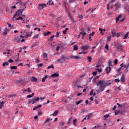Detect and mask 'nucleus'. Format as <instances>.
Listing matches in <instances>:
<instances>
[{"instance_id": "f257e3e1", "label": "nucleus", "mask_w": 129, "mask_h": 129, "mask_svg": "<svg viewBox=\"0 0 129 129\" xmlns=\"http://www.w3.org/2000/svg\"><path fill=\"white\" fill-rule=\"evenodd\" d=\"M105 81L104 80H100L97 83V86H99V89L96 90L97 94L100 93V91L102 92L104 89H105Z\"/></svg>"}, {"instance_id": "f03ea898", "label": "nucleus", "mask_w": 129, "mask_h": 129, "mask_svg": "<svg viewBox=\"0 0 129 129\" xmlns=\"http://www.w3.org/2000/svg\"><path fill=\"white\" fill-rule=\"evenodd\" d=\"M68 59V57L67 55L65 54H62L61 56V58L57 59L56 61L57 62H59V63H64V62H66V60H67Z\"/></svg>"}, {"instance_id": "7ed1b4c3", "label": "nucleus", "mask_w": 129, "mask_h": 129, "mask_svg": "<svg viewBox=\"0 0 129 129\" xmlns=\"http://www.w3.org/2000/svg\"><path fill=\"white\" fill-rule=\"evenodd\" d=\"M114 45L115 47L117 48V50H120V51H122L123 50V45L121 44H119L118 41H115L114 42Z\"/></svg>"}, {"instance_id": "20e7f679", "label": "nucleus", "mask_w": 129, "mask_h": 129, "mask_svg": "<svg viewBox=\"0 0 129 129\" xmlns=\"http://www.w3.org/2000/svg\"><path fill=\"white\" fill-rule=\"evenodd\" d=\"M26 8L27 7H25L23 9H19L18 11L16 12V15H17V16H21L22 14H23V12H24V11H25Z\"/></svg>"}, {"instance_id": "39448f33", "label": "nucleus", "mask_w": 129, "mask_h": 129, "mask_svg": "<svg viewBox=\"0 0 129 129\" xmlns=\"http://www.w3.org/2000/svg\"><path fill=\"white\" fill-rule=\"evenodd\" d=\"M40 100V99L39 97H37V98H33L32 99L30 100L29 103H32V104H34V103H36V101H39Z\"/></svg>"}, {"instance_id": "423d86ee", "label": "nucleus", "mask_w": 129, "mask_h": 129, "mask_svg": "<svg viewBox=\"0 0 129 129\" xmlns=\"http://www.w3.org/2000/svg\"><path fill=\"white\" fill-rule=\"evenodd\" d=\"M44 8H47V4H40L38 5V10H42L43 9H44Z\"/></svg>"}, {"instance_id": "0eeeda50", "label": "nucleus", "mask_w": 129, "mask_h": 129, "mask_svg": "<svg viewBox=\"0 0 129 129\" xmlns=\"http://www.w3.org/2000/svg\"><path fill=\"white\" fill-rule=\"evenodd\" d=\"M113 83V80H110L107 81L105 84V86L106 87V86H109V85H111Z\"/></svg>"}, {"instance_id": "6e6552de", "label": "nucleus", "mask_w": 129, "mask_h": 129, "mask_svg": "<svg viewBox=\"0 0 129 129\" xmlns=\"http://www.w3.org/2000/svg\"><path fill=\"white\" fill-rule=\"evenodd\" d=\"M120 81L122 83H124V82H125V77L124 73L122 74Z\"/></svg>"}, {"instance_id": "1a4fd4ad", "label": "nucleus", "mask_w": 129, "mask_h": 129, "mask_svg": "<svg viewBox=\"0 0 129 129\" xmlns=\"http://www.w3.org/2000/svg\"><path fill=\"white\" fill-rule=\"evenodd\" d=\"M16 83L17 85H19V84H21V85H23V84H24V81L23 80V79H20V80L17 81Z\"/></svg>"}, {"instance_id": "9d476101", "label": "nucleus", "mask_w": 129, "mask_h": 129, "mask_svg": "<svg viewBox=\"0 0 129 129\" xmlns=\"http://www.w3.org/2000/svg\"><path fill=\"white\" fill-rule=\"evenodd\" d=\"M9 31H10V29L6 28L4 29L3 35H4V36H7V35H8V33H9Z\"/></svg>"}, {"instance_id": "9b49d317", "label": "nucleus", "mask_w": 129, "mask_h": 129, "mask_svg": "<svg viewBox=\"0 0 129 129\" xmlns=\"http://www.w3.org/2000/svg\"><path fill=\"white\" fill-rule=\"evenodd\" d=\"M88 48H89V45H84L81 47V50L83 51H86V50H88Z\"/></svg>"}, {"instance_id": "f8f14e48", "label": "nucleus", "mask_w": 129, "mask_h": 129, "mask_svg": "<svg viewBox=\"0 0 129 129\" xmlns=\"http://www.w3.org/2000/svg\"><path fill=\"white\" fill-rule=\"evenodd\" d=\"M51 78H55L56 77H57L58 78V77H59V74L58 73H54L53 74H52L51 76Z\"/></svg>"}, {"instance_id": "ddd939ff", "label": "nucleus", "mask_w": 129, "mask_h": 129, "mask_svg": "<svg viewBox=\"0 0 129 129\" xmlns=\"http://www.w3.org/2000/svg\"><path fill=\"white\" fill-rule=\"evenodd\" d=\"M105 71H106L107 74H108V73H110L111 71V68H110V67H108L105 69Z\"/></svg>"}, {"instance_id": "4468645a", "label": "nucleus", "mask_w": 129, "mask_h": 129, "mask_svg": "<svg viewBox=\"0 0 129 129\" xmlns=\"http://www.w3.org/2000/svg\"><path fill=\"white\" fill-rule=\"evenodd\" d=\"M114 2H115V0H112L110 1L108 4H107V9L108 10V11H109V5H110V4H112V3H114Z\"/></svg>"}, {"instance_id": "2eb2a0df", "label": "nucleus", "mask_w": 129, "mask_h": 129, "mask_svg": "<svg viewBox=\"0 0 129 129\" xmlns=\"http://www.w3.org/2000/svg\"><path fill=\"white\" fill-rule=\"evenodd\" d=\"M114 7H115L114 11H117V10H118L119 8V5H118V2H117V3H116L115 4Z\"/></svg>"}, {"instance_id": "dca6fc26", "label": "nucleus", "mask_w": 129, "mask_h": 129, "mask_svg": "<svg viewBox=\"0 0 129 129\" xmlns=\"http://www.w3.org/2000/svg\"><path fill=\"white\" fill-rule=\"evenodd\" d=\"M33 34V32H28L25 36L26 38H30L32 36V34Z\"/></svg>"}, {"instance_id": "f3484780", "label": "nucleus", "mask_w": 129, "mask_h": 129, "mask_svg": "<svg viewBox=\"0 0 129 129\" xmlns=\"http://www.w3.org/2000/svg\"><path fill=\"white\" fill-rule=\"evenodd\" d=\"M71 59H80V57L78 56H74V55H72L70 57Z\"/></svg>"}, {"instance_id": "a211bd4d", "label": "nucleus", "mask_w": 129, "mask_h": 129, "mask_svg": "<svg viewBox=\"0 0 129 129\" xmlns=\"http://www.w3.org/2000/svg\"><path fill=\"white\" fill-rule=\"evenodd\" d=\"M111 33L112 34V37L114 38L115 36H116V32H115V30H112Z\"/></svg>"}, {"instance_id": "6ab92c4d", "label": "nucleus", "mask_w": 129, "mask_h": 129, "mask_svg": "<svg viewBox=\"0 0 129 129\" xmlns=\"http://www.w3.org/2000/svg\"><path fill=\"white\" fill-rule=\"evenodd\" d=\"M31 81H32V82H37V81H38V79L36 78L33 77L31 78Z\"/></svg>"}, {"instance_id": "aec40b11", "label": "nucleus", "mask_w": 129, "mask_h": 129, "mask_svg": "<svg viewBox=\"0 0 129 129\" xmlns=\"http://www.w3.org/2000/svg\"><path fill=\"white\" fill-rule=\"evenodd\" d=\"M47 5H49V6H52V5H54V2H53V1L50 0L48 1V3H47Z\"/></svg>"}, {"instance_id": "412c9836", "label": "nucleus", "mask_w": 129, "mask_h": 129, "mask_svg": "<svg viewBox=\"0 0 129 129\" xmlns=\"http://www.w3.org/2000/svg\"><path fill=\"white\" fill-rule=\"evenodd\" d=\"M121 17H122L121 15H120L117 17H116L115 18L116 23H117V22H118L119 21V19H120V18H121Z\"/></svg>"}, {"instance_id": "4be33fe9", "label": "nucleus", "mask_w": 129, "mask_h": 129, "mask_svg": "<svg viewBox=\"0 0 129 129\" xmlns=\"http://www.w3.org/2000/svg\"><path fill=\"white\" fill-rule=\"evenodd\" d=\"M4 104H5L4 101L1 102V101H0V109H2L3 108V106H4Z\"/></svg>"}, {"instance_id": "5701e85b", "label": "nucleus", "mask_w": 129, "mask_h": 129, "mask_svg": "<svg viewBox=\"0 0 129 129\" xmlns=\"http://www.w3.org/2000/svg\"><path fill=\"white\" fill-rule=\"evenodd\" d=\"M58 113H59V110H57L56 111H55L52 114L53 116H55L56 115H57V114H58Z\"/></svg>"}, {"instance_id": "b1692460", "label": "nucleus", "mask_w": 129, "mask_h": 129, "mask_svg": "<svg viewBox=\"0 0 129 129\" xmlns=\"http://www.w3.org/2000/svg\"><path fill=\"white\" fill-rule=\"evenodd\" d=\"M50 34H51V32L47 31V32H44V36H49V35H50Z\"/></svg>"}, {"instance_id": "393cba45", "label": "nucleus", "mask_w": 129, "mask_h": 129, "mask_svg": "<svg viewBox=\"0 0 129 129\" xmlns=\"http://www.w3.org/2000/svg\"><path fill=\"white\" fill-rule=\"evenodd\" d=\"M55 37V35H52L49 39H48V41H53L54 38Z\"/></svg>"}, {"instance_id": "a878e982", "label": "nucleus", "mask_w": 129, "mask_h": 129, "mask_svg": "<svg viewBox=\"0 0 129 129\" xmlns=\"http://www.w3.org/2000/svg\"><path fill=\"white\" fill-rule=\"evenodd\" d=\"M110 40H111V36H109L107 37V43H109V42L110 41Z\"/></svg>"}, {"instance_id": "bb28decb", "label": "nucleus", "mask_w": 129, "mask_h": 129, "mask_svg": "<svg viewBox=\"0 0 129 129\" xmlns=\"http://www.w3.org/2000/svg\"><path fill=\"white\" fill-rule=\"evenodd\" d=\"M128 37V32H127L125 35L123 36V39H127Z\"/></svg>"}, {"instance_id": "cd10ccee", "label": "nucleus", "mask_w": 129, "mask_h": 129, "mask_svg": "<svg viewBox=\"0 0 129 129\" xmlns=\"http://www.w3.org/2000/svg\"><path fill=\"white\" fill-rule=\"evenodd\" d=\"M35 95L34 93H32L31 95H27V98H31V97H33Z\"/></svg>"}, {"instance_id": "c85d7f7f", "label": "nucleus", "mask_w": 129, "mask_h": 129, "mask_svg": "<svg viewBox=\"0 0 129 129\" xmlns=\"http://www.w3.org/2000/svg\"><path fill=\"white\" fill-rule=\"evenodd\" d=\"M47 56H48V54H47V53L44 52L43 53V58H47Z\"/></svg>"}, {"instance_id": "c756f323", "label": "nucleus", "mask_w": 129, "mask_h": 129, "mask_svg": "<svg viewBox=\"0 0 129 129\" xmlns=\"http://www.w3.org/2000/svg\"><path fill=\"white\" fill-rule=\"evenodd\" d=\"M23 20H24V18H23V17H22L21 16H20L18 18H17L16 19V21H19V20L22 21Z\"/></svg>"}, {"instance_id": "7c9ffc66", "label": "nucleus", "mask_w": 129, "mask_h": 129, "mask_svg": "<svg viewBox=\"0 0 129 129\" xmlns=\"http://www.w3.org/2000/svg\"><path fill=\"white\" fill-rule=\"evenodd\" d=\"M74 51H77V50H78V47L77 46V45H75L74 46Z\"/></svg>"}, {"instance_id": "2f4dec72", "label": "nucleus", "mask_w": 129, "mask_h": 129, "mask_svg": "<svg viewBox=\"0 0 129 129\" xmlns=\"http://www.w3.org/2000/svg\"><path fill=\"white\" fill-rule=\"evenodd\" d=\"M80 35H82V36H86V32H80Z\"/></svg>"}, {"instance_id": "473e14b6", "label": "nucleus", "mask_w": 129, "mask_h": 129, "mask_svg": "<svg viewBox=\"0 0 129 129\" xmlns=\"http://www.w3.org/2000/svg\"><path fill=\"white\" fill-rule=\"evenodd\" d=\"M6 65L7 66H8V65H9V62H5L3 63V67H5V66H6Z\"/></svg>"}, {"instance_id": "72a5a7b5", "label": "nucleus", "mask_w": 129, "mask_h": 129, "mask_svg": "<svg viewBox=\"0 0 129 129\" xmlns=\"http://www.w3.org/2000/svg\"><path fill=\"white\" fill-rule=\"evenodd\" d=\"M79 55H81V54H87V52H85L84 50H82V52L79 53Z\"/></svg>"}, {"instance_id": "f704fd0d", "label": "nucleus", "mask_w": 129, "mask_h": 129, "mask_svg": "<svg viewBox=\"0 0 129 129\" xmlns=\"http://www.w3.org/2000/svg\"><path fill=\"white\" fill-rule=\"evenodd\" d=\"M83 102V100H81L79 101H78L76 103L77 105H79V104H80V103H81V102Z\"/></svg>"}, {"instance_id": "c9c22d12", "label": "nucleus", "mask_w": 129, "mask_h": 129, "mask_svg": "<svg viewBox=\"0 0 129 129\" xmlns=\"http://www.w3.org/2000/svg\"><path fill=\"white\" fill-rule=\"evenodd\" d=\"M99 78V76H97V77H96L94 79V80H93V81H94V82L95 83H96V79H98Z\"/></svg>"}, {"instance_id": "e433bc0d", "label": "nucleus", "mask_w": 129, "mask_h": 129, "mask_svg": "<svg viewBox=\"0 0 129 129\" xmlns=\"http://www.w3.org/2000/svg\"><path fill=\"white\" fill-rule=\"evenodd\" d=\"M114 82H116V83H118V82H120V80L119 79H115L114 80Z\"/></svg>"}, {"instance_id": "4c0bfd02", "label": "nucleus", "mask_w": 129, "mask_h": 129, "mask_svg": "<svg viewBox=\"0 0 129 129\" xmlns=\"http://www.w3.org/2000/svg\"><path fill=\"white\" fill-rule=\"evenodd\" d=\"M120 69H124V64L123 63H121L120 65Z\"/></svg>"}, {"instance_id": "58836bf2", "label": "nucleus", "mask_w": 129, "mask_h": 129, "mask_svg": "<svg viewBox=\"0 0 129 129\" xmlns=\"http://www.w3.org/2000/svg\"><path fill=\"white\" fill-rule=\"evenodd\" d=\"M69 16L71 20H72V21H74V19H73V16L72 15H71V14H69Z\"/></svg>"}, {"instance_id": "ea45409f", "label": "nucleus", "mask_w": 129, "mask_h": 129, "mask_svg": "<svg viewBox=\"0 0 129 129\" xmlns=\"http://www.w3.org/2000/svg\"><path fill=\"white\" fill-rule=\"evenodd\" d=\"M113 62H114L115 65H117V63L118 62V60H117V59H116L115 60H114L113 61Z\"/></svg>"}, {"instance_id": "a19ab883", "label": "nucleus", "mask_w": 129, "mask_h": 129, "mask_svg": "<svg viewBox=\"0 0 129 129\" xmlns=\"http://www.w3.org/2000/svg\"><path fill=\"white\" fill-rule=\"evenodd\" d=\"M122 70V69L119 68V69H118L117 70V72L118 73V74H119V75L121 74V72H120V70Z\"/></svg>"}, {"instance_id": "79ce46f5", "label": "nucleus", "mask_w": 129, "mask_h": 129, "mask_svg": "<svg viewBox=\"0 0 129 129\" xmlns=\"http://www.w3.org/2000/svg\"><path fill=\"white\" fill-rule=\"evenodd\" d=\"M17 68H18V67L17 66H12V67H11V69H12V70L17 69Z\"/></svg>"}, {"instance_id": "37998d69", "label": "nucleus", "mask_w": 129, "mask_h": 129, "mask_svg": "<svg viewBox=\"0 0 129 129\" xmlns=\"http://www.w3.org/2000/svg\"><path fill=\"white\" fill-rule=\"evenodd\" d=\"M99 30L100 31L101 34H102V35H103V34H104V33H103V29H102L101 28H100L99 29Z\"/></svg>"}, {"instance_id": "c03bdc74", "label": "nucleus", "mask_w": 129, "mask_h": 129, "mask_svg": "<svg viewBox=\"0 0 129 129\" xmlns=\"http://www.w3.org/2000/svg\"><path fill=\"white\" fill-rule=\"evenodd\" d=\"M35 60L37 63H40V58L39 57L36 58Z\"/></svg>"}, {"instance_id": "a18cd8bd", "label": "nucleus", "mask_w": 129, "mask_h": 129, "mask_svg": "<svg viewBox=\"0 0 129 129\" xmlns=\"http://www.w3.org/2000/svg\"><path fill=\"white\" fill-rule=\"evenodd\" d=\"M92 114H89L87 116V119H90V117H91V115Z\"/></svg>"}, {"instance_id": "49530a36", "label": "nucleus", "mask_w": 129, "mask_h": 129, "mask_svg": "<svg viewBox=\"0 0 129 129\" xmlns=\"http://www.w3.org/2000/svg\"><path fill=\"white\" fill-rule=\"evenodd\" d=\"M15 41L17 42V43H20V42H21V39L20 38H16L15 39Z\"/></svg>"}, {"instance_id": "de8ad7c7", "label": "nucleus", "mask_w": 129, "mask_h": 129, "mask_svg": "<svg viewBox=\"0 0 129 129\" xmlns=\"http://www.w3.org/2000/svg\"><path fill=\"white\" fill-rule=\"evenodd\" d=\"M71 119H72V117H71L69 119L68 121V124H70L71 122Z\"/></svg>"}, {"instance_id": "09e8293b", "label": "nucleus", "mask_w": 129, "mask_h": 129, "mask_svg": "<svg viewBox=\"0 0 129 129\" xmlns=\"http://www.w3.org/2000/svg\"><path fill=\"white\" fill-rule=\"evenodd\" d=\"M16 96V94L9 95L8 96V97H15Z\"/></svg>"}, {"instance_id": "8fccbe9b", "label": "nucleus", "mask_w": 129, "mask_h": 129, "mask_svg": "<svg viewBox=\"0 0 129 129\" xmlns=\"http://www.w3.org/2000/svg\"><path fill=\"white\" fill-rule=\"evenodd\" d=\"M119 113V111L116 110H115V115H117Z\"/></svg>"}, {"instance_id": "3c124183", "label": "nucleus", "mask_w": 129, "mask_h": 129, "mask_svg": "<svg viewBox=\"0 0 129 129\" xmlns=\"http://www.w3.org/2000/svg\"><path fill=\"white\" fill-rule=\"evenodd\" d=\"M87 59L89 62H91V60H92V58H91V56H89L88 57Z\"/></svg>"}, {"instance_id": "603ef678", "label": "nucleus", "mask_w": 129, "mask_h": 129, "mask_svg": "<svg viewBox=\"0 0 129 129\" xmlns=\"http://www.w3.org/2000/svg\"><path fill=\"white\" fill-rule=\"evenodd\" d=\"M78 18H79V19H83V16L82 15H78Z\"/></svg>"}, {"instance_id": "864d4df0", "label": "nucleus", "mask_w": 129, "mask_h": 129, "mask_svg": "<svg viewBox=\"0 0 129 129\" xmlns=\"http://www.w3.org/2000/svg\"><path fill=\"white\" fill-rule=\"evenodd\" d=\"M17 16V15H16V14L14 15V16H13V18H12V21L13 22H15V19H16V16Z\"/></svg>"}, {"instance_id": "5fc2aeb1", "label": "nucleus", "mask_w": 129, "mask_h": 129, "mask_svg": "<svg viewBox=\"0 0 129 129\" xmlns=\"http://www.w3.org/2000/svg\"><path fill=\"white\" fill-rule=\"evenodd\" d=\"M50 68H54V66L53 64H51L50 66H48L47 67V69H50Z\"/></svg>"}, {"instance_id": "6e6d98bb", "label": "nucleus", "mask_w": 129, "mask_h": 129, "mask_svg": "<svg viewBox=\"0 0 129 129\" xmlns=\"http://www.w3.org/2000/svg\"><path fill=\"white\" fill-rule=\"evenodd\" d=\"M38 38H39V35H35V36H34V37H33V39H38Z\"/></svg>"}, {"instance_id": "4d7b16f0", "label": "nucleus", "mask_w": 129, "mask_h": 129, "mask_svg": "<svg viewBox=\"0 0 129 129\" xmlns=\"http://www.w3.org/2000/svg\"><path fill=\"white\" fill-rule=\"evenodd\" d=\"M48 121H50V118H47V119L45 120L44 123H47V122H48Z\"/></svg>"}, {"instance_id": "13d9d810", "label": "nucleus", "mask_w": 129, "mask_h": 129, "mask_svg": "<svg viewBox=\"0 0 129 129\" xmlns=\"http://www.w3.org/2000/svg\"><path fill=\"white\" fill-rule=\"evenodd\" d=\"M60 34V32H57L56 34L55 35V37L56 38H58V37H59V34Z\"/></svg>"}, {"instance_id": "bf43d9fd", "label": "nucleus", "mask_w": 129, "mask_h": 129, "mask_svg": "<svg viewBox=\"0 0 129 129\" xmlns=\"http://www.w3.org/2000/svg\"><path fill=\"white\" fill-rule=\"evenodd\" d=\"M105 48L106 50H108V48H109L108 44H106L105 46Z\"/></svg>"}, {"instance_id": "052dcab7", "label": "nucleus", "mask_w": 129, "mask_h": 129, "mask_svg": "<svg viewBox=\"0 0 129 129\" xmlns=\"http://www.w3.org/2000/svg\"><path fill=\"white\" fill-rule=\"evenodd\" d=\"M8 62L9 63H14V60L12 59H10L9 60H8Z\"/></svg>"}, {"instance_id": "680f3d73", "label": "nucleus", "mask_w": 129, "mask_h": 129, "mask_svg": "<svg viewBox=\"0 0 129 129\" xmlns=\"http://www.w3.org/2000/svg\"><path fill=\"white\" fill-rule=\"evenodd\" d=\"M112 64V61H109L108 62V66H109V67H110V66H111Z\"/></svg>"}, {"instance_id": "e2e57ef3", "label": "nucleus", "mask_w": 129, "mask_h": 129, "mask_svg": "<svg viewBox=\"0 0 129 129\" xmlns=\"http://www.w3.org/2000/svg\"><path fill=\"white\" fill-rule=\"evenodd\" d=\"M46 81V77H43L42 79V82H45Z\"/></svg>"}, {"instance_id": "0e129e2a", "label": "nucleus", "mask_w": 129, "mask_h": 129, "mask_svg": "<svg viewBox=\"0 0 129 129\" xmlns=\"http://www.w3.org/2000/svg\"><path fill=\"white\" fill-rule=\"evenodd\" d=\"M94 34H95V32H93L92 33H90L89 35H90V36H92V37H93V36H94Z\"/></svg>"}, {"instance_id": "69168bd1", "label": "nucleus", "mask_w": 129, "mask_h": 129, "mask_svg": "<svg viewBox=\"0 0 129 129\" xmlns=\"http://www.w3.org/2000/svg\"><path fill=\"white\" fill-rule=\"evenodd\" d=\"M97 74V71L93 72V75H94V76H95V75H96Z\"/></svg>"}, {"instance_id": "338daca9", "label": "nucleus", "mask_w": 129, "mask_h": 129, "mask_svg": "<svg viewBox=\"0 0 129 129\" xmlns=\"http://www.w3.org/2000/svg\"><path fill=\"white\" fill-rule=\"evenodd\" d=\"M75 0H69V4H72V3H74Z\"/></svg>"}, {"instance_id": "774afa93", "label": "nucleus", "mask_w": 129, "mask_h": 129, "mask_svg": "<svg viewBox=\"0 0 129 129\" xmlns=\"http://www.w3.org/2000/svg\"><path fill=\"white\" fill-rule=\"evenodd\" d=\"M37 66L39 67H42L43 66V63H39L37 65Z\"/></svg>"}]
</instances>
